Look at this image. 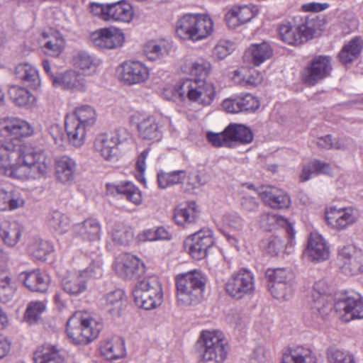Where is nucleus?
Wrapping results in <instances>:
<instances>
[{
    "mask_svg": "<svg viewBox=\"0 0 363 363\" xmlns=\"http://www.w3.org/2000/svg\"><path fill=\"white\" fill-rule=\"evenodd\" d=\"M130 122L136 126L138 135L142 140L155 143L162 138V125L155 116L136 112L132 115Z\"/></svg>",
    "mask_w": 363,
    "mask_h": 363,
    "instance_id": "9",
    "label": "nucleus"
},
{
    "mask_svg": "<svg viewBox=\"0 0 363 363\" xmlns=\"http://www.w3.org/2000/svg\"><path fill=\"white\" fill-rule=\"evenodd\" d=\"M113 242L119 245H128L133 239V230L123 223H114L109 230Z\"/></svg>",
    "mask_w": 363,
    "mask_h": 363,
    "instance_id": "47",
    "label": "nucleus"
},
{
    "mask_svg": "<svg viewBox=\"0 0 363 363\" xmlns=\"http://www.w3.org/2000/svg\"><path fill=\"white\" fill-rule=\"evenodd\" d=\"M90 11L101 20L109 22L130 23L134 16L131 4L125 0L107 4L92 3Z\"/></svg>",
    "mask_w": 363,
    "mask_h": 363,
    "instance_id": "8",
    "label": "nucleus"
},
{
    "mask_svg": "<svg viewBox=\"0 0 363 363\" xmlns=\"http://www.w3.org/2000/svg\"><path fill=\"white\" fill-rule=\"evenodd\" d=\"M223 224L230 229L240 232L245 227L244 220L237 213H228L223 216Z\"/></svg>",
    "mask_w": 363,
    "mask_h": 363,
    "instance_id": "63",
    "label": "nucleus"
},
{
    "mask_svg": "<svg viewBox=\"0 0 363 363\" xmlns=\"http://www.w3.org/2000/svg\"><path fill=\"white\" fill-rule=\"evenodd\" d=\"M23 231V225L16 220H3L0 223V237L9 247H15Z\"/></svg>",
    "mask_w": 363,
    "mask_h": 363,
    "instance_id": "31",
    "label": "nucleus"
},
{
    "mask_svg": "<svg viewBox=\"0 0 363 363\" xmlns=\"http://www.w3.org/2000/svg\"><path fill=\"white\" fill-rule=\"evenodd\" d=\"M108 191L112 194L117 193L123 194L125 198L135 205H139L142 201L140 191L131 182H122L118 184H106Z\"/></svg>",
    "mask_w": 363,
    "mask_h": 363,
    "instance_id": "39",
    "label": "nucleus"
},
{
    "mask_svg": "<svg viewBox=\"0 0 363 363\" xmlns=\"http://www.w3.org/2000/svg\"><path fill=\"white\" fill-rule=\"evenodd\" d=\"M52 84L55 87L72 91H84L86 88V80L74 70H69L52 77Z\"/></svg>",
    "mask_w": 363,
    "mask_h": 363,
    "instance_id": "27",
    "label": "nucleus"
},
{
    "mask_svg": "<svg viewBox=\"0 0 363 363\" xmlns=\"http://www.w3.org/2000/svg\"><path fill=\"white\" fill-rule=\"evenodd\" d=\"M189 74L194 79H202L209 74L211 65L209 62L204 59H198L190 61L187 64Z\"/></svg>",
    "mask_w": 363,
    "mask_h": 363,
    "instance_id": "57",
    "label": "nucleus"
},
{
    "mask_svg": "<svg viewBox=\"0 0 363 363\" xmlns=\"http://www.w3.org/2000/svg\"><path fill=\"white\" fill-rule=\"evenodd\" d=\"M46 305L43 301H35L30 302L26 308L25 319L30 323L37 322L41 314L45 311Z\"/></svg>",
    "mask_w": 363,
    "mask_h": 363,
    "instance_id": "61",
    "label": "nucleus"
},
{
    "mask_svg": "<svg viewBox=\"0 0 363 363\" xmlns=\"http://www.w3.org/2000/svg\"><path fill=\"white\" fill-rule=\"evenodd\" d=\"M4 257L3 250L0 248V262ZM16 292V286L13 281L12 274L8 269L0 265V302L8 303L13 298Z\"/></svg>",
    "mask_w": 363,
    "mask_h": 363,
    "instance_id": "33",
    "label": "nucleus"
},
{
    "mask_svg": "<svg viewBox=\"0 0 363 363\" xmlns=\"http://www.w3.org/2000/svg\"><path fill=\"white\" fill-rule=\"evenodd\" d=\"M171 44L166 40H151L144 46V54L150 61L162 60L169 55Z\"/></svg>",
    "mask_w": 363,
    "mask_h": 363,
    "instance_id": "38",
    "label": "nucleus"
},
{
    "mask_svg": "<svg viewBox=\"0 0 363 363\" xmlns=\"http://www.w3.org/2000/svg\"><path fill=\"white\" fill-rule=\"evenodd\" d=\"M339 258L343 262L342 272L347 275L363 272V252L352 245L343 246L339 250Z\"/></svg>",
    "mask_w": 363,
    "mask_h": 363,
    "instance_id": "20",
    "label": "nucleus"
},
{
    "mask_svg": "<svg viewBox=\"0 0 363 363\" xmlns=\"http://www.w3.org/2000/svg\"><path fill=\"white\" fill-rule=\"evenodd\" d=\"M266 275L269 283L293 284L294 274L289 268L268 269Z\"/></svg>",
    "mask_w": 363,
    "mask_h": 363,
    "instance_id": "56",
    "label": "nucleus"
},
{
    "mask_svg": "<svg viewBox=\"0 0 363 363\" xmlns=\"http://www.w3.org/2000/svg\"><path fill=\"white\" fill-rule=\"evenodd\" d=\"M186 177V173L184 170H177L170 172H159L157 174L158 185L162 189L169 186L182 183Z\"/></svg>",
    "mask_w": 363,
    "mask_h": 363,
    "instance_id": "54",
    "label": "nucleus"
},
{
    "mask_svg": "<svg viewBox=\"0 0 363 363\" xmlns=\"http://www.w3.org/2000/svg\"><path fill=\"white\" fill-rule=\"evenodd\" d=\"M269 290L274 298L288 301L292 297L293 284L269 283Z\"/></svg>",
    "mask_w": 363,
    "mask_h": 363,
    "instance_id": "59",
    "label": "nucleus"
},
{
    "mask_svg": "<svg viewBox=\"0 0 363 363\" xmlns=\"http://www.w3.org/2000/svg\"><path fill=\"white\" fill-rule=\"evenodd\" d=\"M74 67L81 71L84 75H93L96 73L101 65V60L89 52H77L72 58Z\"/></svg>",
    "mask_w": 363,
    "mask_h": 363,
    "instance_id": "29",
    "label": "nucleus"
},
{
    "mask_svg": "<svg viewBox=\"0 0 363 363\" xmlns=\"http://www.w3.org/2000/svg\"><path fill=\"white\" fill-rule=\"evenodd\" d=\"M8 95L11 101L19 107L29 108L35 102V97L28 89L20 86H11Z\"/></svg>",
    "mask_w": 363,
    "mask_h": 363,
    "instance_id": "44",
    "label": "nucleus"
},
{
    "mask_svg": "<svg viewBox=\"0 0 363 363\" xmlns=\"http://www.w3.org/2000/svg\"><path fill=\"white\" fill-rule=\"evenodd\" d=\"M305 255L314 262H323L329 258L330 247L321 235L316 232L310 234Z\"/></svg>",
    "mask_w": 363,
    "mask_h": 363,
    "instance_id": "22",
    "label": "nucleus"
},
{
    "mask_svg": "<svg viewBox=\"0 0 363 363\" xmlns=\"http://www.w3.org/2000/svg\"><path fill=\"white\" fill-rule=\"evenodd\" d=\"M19 279L31 291L45 292L48 288L49 277L40 270L23 272L20 274Z\"/></svg>",
    "mask_w": 363,
    "mask_h": 363,
    "instance_id": "30",
    "label": "nucleus"
},
{
    "mask_svg": "<svg viewBox=\"0 0 363 363\" xmlns=\"http://www.w3.org/2000/svg\"><path fill=\"white\" fill-rule=\"evenodd\" d=\"M43 37L48 40L44 44L45 52L50 56H58L64 48V40L57 33H43Z\"/></svg>",
    "mask_w": 363,
    "mask_h": 363,
    "instance_id": "52",
    "label": "nucleus"
},
{
    "mask_svg": "<svg viewBox=\"0 0 363 363\" xmlns=\"http://www.w3.org/2000/svg\"><path fill=\"white\" fill-rule=\"evenodd\" d=\"M90 40L95 46L101 49H116L121 47L125 40L123 32L115 27L96 30L90 35Z\"/></svg>",
    "mask_w": 363,
    "mask_h": 363,
    "instance_id": "18",
    "label": "nucleus"
},
{
    "mask_svg": "<svg viewBox=\"0 0 363 363\" xmlns=\"http://www.w3.org/2000/svg\"><path fill=\"white\" fill-rule=\"evenodd\" d=\"M213 233L208 229H202L188 237L184 241L189 255L195 259H201L207 255L208 250L213 245Z\"/></svg>",
    "mask_w": 363,
    "mask_h": 363,
    "instance_id": "15",
    "label": "nucleus"
},
{
    "mask_svg": "<svg viewBox=\"0 0 363 363\" xmlns=\"http://www.w3.org/2000/svg\"><path fill=\"white\" fill-rule=\"evenodd\" d=\"M283 363H317V359L310 349L298 346L284 354Z\"/></svg>",
    "mask_w": 363,
    "mask_h": 363,
    "instance_id": "45",
    "label": "nucleus"
},
{
    "mask_svg": "<svg viewBox=\"0 0 363 363\" xmlns=\"http://www.w3.org/2000/svg\"><path fill=\"white\" fill-rule=\"evenodd\" d=\"M328 363H357L354 355L347 351L331 349L328 352Z\"/></svg>",
    "mask_w": 363,
    "mask_h": 363,
    "instance_id": "60",
    "label": "nucleus"
},
{
    "mask_svg": "<svg viewBox=\"0 0 363 363\" xmlns=\"http://www.w3.org/2000/svg\"><path fill=\"white\" fill-rule=\"evenodd\" d=\"M69 116L89 129L95 125L97 118L96 110L89 105H83L76 108L74 112Z\"/></svg>",
    "mask_w": 363,
    "mask_h": 363,
    "instance_id": "50",
    "label": "nucleus"
},
{
    "mask_svg": "<svg viewBox=\"0 0 363 363\" xmlns=\"http://www.w3.org/2000/svg\"><path fill=\"white\" fill-rule=\"evenodd\" d=\"M238 97L241 112L255 111L259 106L258 99L250 94H246Z\"/></svg>",
    "mask_w": 363,
    "mask_h": 363,
    "instance_id": "64",
    "label": "nucleus"
},
{
    "mask_svg": "<svg viewBox=\"0 0 363 363\" xmlns=\"http://www.w3.org/2000/svg\"><path fill=\"white\" fill-rule=\"evenodd\" d=\"M77 170L75 161L67 157L62 156L55 162V171L57 179L62 183H69L74 179Z\"/></svg>",
    "mask_w": 363,
    "mask_h": 363,
    "instance_id": "40",
    "label": "nucleus"
},
{
    "mask_svg": "<svg viewBox=\"0 0 363 363\" xmlns=\"http://www.w3.org/2000/svg\"><path fill=\"white\" fill-rule=\"evenodd\" d=\"M101 269L90 266L83 271L70 273L62 281L64 291L70 296H77L87 289V280L92 277L101 276Z\"/></svg>",
    "mask_w": 363,
    "mask_h": 363,
    "instance_id": "12",
    "label": "nucleus"
},
{
    "mask_svg": "<svg viewBox=\"0 0 363 363\" xmlns=\"http://www.w3.org/2000/svg\"><path fill=\"white\" fill-rule=\"evenodd\" d=\"M255 289V277L252 272L245 269L233 273L225 284L227 294L235 299L252 294Z\"/></svg>",
    "mask_w": 363,
    "mask_h": 363,
    "instance_id": "10",
    "label": "nucleus"
},
{
    "mask_svg": "<svg viewBox=\"0 0 363 363\" xmlns=\"http://www.w3.org/2000/svg\"><path fill=\"white\" fill-rule=\"evenodd\" d=\"M273 55V50L267 42L252 45L245 52V58L252 64L259 66Z\"/></svg>",
    "mask_w": 363,
    "mask_h": 363,
    "instance_id": "36",
    "label": "nucleus"
},
{
    "mask_svg": "<svg viewBox=\"0 0 363 363\" xmlns=\"http://www.w3.org/2000/svg\"><path fill=\"white\" fill-rule=\"evenodd\" d=\"M135 304L145 310L160 306L163 301V292L159 279L149 277L139 281L133 291Z\"/></svg>",
    "mask_w": 363,
    "mask_h": 363,
    "instance_id": "6",
    "label": "nucleus"
},
{
    "mask_svg": "<svg viewBox=\"0 0 363 363\" xmlns=\"http://www.w3.org/2000/svg\"><path fill=\"white\" fill-rule=\"evenodd\" d=\"M74 232L77 237L84 242H99L101 236V225L98 220L89 218L75 224Z\"/></svg>",
    "mask_w": 363,
    "mask_h": 363,
    "instance_id": "26",
    "label": "nucleus"
},
{
    "mask_svg": "<svg viewBox=\"0 0 363 363\" xmlns=\"http://www.w3.org/2000/svg\"><path fill=\"white\" fill-rule=\"evenodd\" d=\"M215 94L213 84L202 79H186L178 85L166 88L163 92L168 100H184L187 97L189 101L203 106L213 102Z\"/></svg>",
    "mask_w": 363,
    "mask_h": 363,
    "instance_id": "2",
    "label": "nucleus"
},
{
    "mask_svg": "<svg viewBox=\"0 0 363 363\" xmlns=\"http://www.w3.org/2000/svg\"><path fill=\"white\" fill-rule=\"evenodd\" d=\"M0 132L11 140H21L33 135L35 128L23 118L6 116L0 119Z\"/></svg>",
    "mask_w": 363,
    "mask_h": 363,
    "instance_id": "11",
    "label": "nucleus"
},
{
    "mask_svg": "<svg viewBox=\"0 0 363 363\" xmlns=\"http://www.w3.org/2000/svg\"><path fill=\"white\" fill-rule=\"evenodd\" d=\"M199 207L194 201L177 206L174 210V218L177 225L186 227L198 218Z\"/></svg>",
    "mask_w": 363,
    "mask_h": 363,
    "instance_id": "35",
    "label": "nucleus"
},
{
    "mask_svg": "<svg viewBox=\"0 0 363 363\" xmlns=\"http://www.w3.org/2000/svg\"><path fill=\"white\" fill-rule=\"evenodd\" d=\"M102 328L101 323L91 313L76 311L67 321V336L77 345L88 344L96 339Z\"/></svg>",
    "mask_w": 363,
    "mask_h": 363,
    "instance_id": "3",
    "label": "nucleus"
},
{
    "mask_svg": "<svg viewBox=\"0 0 363 363\" xmlns=\"http://www.w3.org/2000/svg\"><path fill=\"white\" fill-rule=\"evenodd\" d=\"M34 359L35 363H64L65 357L57 346L47 344L35 352Z\"/></svg>",
    "mask_w": 363,
    "mask_h": 363,
    "instance_id": "37",
    "label": "nucleus"
},
{
    "mask_svg": "<svg viewBox=\"0 0 363 363\" xmlns=\"http://www.w3.org/2000/svg\"><path fill=\"white\" fill-rule=\"evenodd\" d=\"M313 23L306 21L298 25L287 22L279 26V35L283 41L289 45H300L312 38L314 30Z\"/></svg>",
    "mask_w": 363,
    "mask_h": 363,
    "instance_id": "13",
    "label": "nucleus"
},
{
    "mask_svg": "<svg viewBox=\"0 0 363 363\" xmlns=\"http://www.w3.org/2000/svg\"><path fill=\"white\" fill-rule=\"evenodd\" d=\"M102 301L104 310L112 315H118L125 305L126 300L124 292L121 289H116L108 293Z\"/></svg>",
    "mask_w": 363,
    "mask_h": 363,
    "instance_id": "43",
    "label": "nucleus"
},
{
    "mask_svg": "<svg viewBox=\"0 0 363 363\" xmlns=\"http://www.w3.org/2000/svg\"><path fill=\"white\" fill-rule=\"evenodd\" d=\"M213 32V20L206 14H185L176 23L177 36L185 40L199 41L210 36Z\"/></svg>",
    "mask_w": 363,
    "mask_h": 363,
    "instance_id": "5",
    "label": "nucleus"
},
{
    "mask_svg": "<svg viewBox=\"0 0 363 363\" xmlns=\"http://www.w3.org/2000/svg\"><path fill=\"white\" fill-rule=\"evenodd\" d=\"M335 308L345 322L363 318V298L359 294H356L338 301L335 304Z\"/></svg>",
    "mask_w": 363,
    "mask_h": 363,
    "instance_id": "21",
    "label": "nucleus"
},
{
    "mask_svg": "<svg viewBox=\"0 0 363 363\" xmlns=\"http://www.w3.org/2000/svg\"><path fill=\"white\" fill-rule=\"evenodd\" d=\"M120 144L118 133H101L96 137L94 149L104 160L113 161L118 156Z\"/></svg>",
    "mask_w": 363,
    "mask_h": 363,
    "instance_id": "17",
    "label": "nucleus"
},
{
    "mask_svg": "<svg viewBox=\"0 0 363 363\" xmlns=\"http://www.w3.org/2000/svg\"><path fill=\"white\" fill-rule=\"evenodd\" d=\"M259 226L267 231L273 230L279 226L285 228L286 233L289 234L291 238L290 245H291L292 237L295 235V233L292 228L291 224L283 216L275 213H263L259 219Z\"/></svg>",
    "mask_w": 363,
    "mask_h": 363,
    "instance_id": "34",
    "label": "nucleus"
},
{
    "mask_svg": "<svg viewBox=\"0 0 363 363\" xmlns=\"http://www.w3.org/2000/svg\"><path fill=\"white\" fill-rule=\"evenodd\" d=\"M15 75L33 89H38L40 85L38 72L28 63L18 65L15 69Z\"/></svg>",
    "mask_w": 363,
    "mask_h": 363,
    "instance_id": "46",
    "label": "nucleus"
},
{
    "mask_svg": "<svg viewBox=\"0 0 363 363\" xmlns=\"http://www.w3.org/2000/svg\"><path fill=\"white\" fill-rule=\"evenodd\" d=\"M233 80L242 85L257 86L262 81V75L253 68H241L233 72Z\"/></svg>",
    "mask_w": 363,
    "mask_h": 363,
    "instance_id": "49",
    "label": "nucleus"
},
{
    "mask_svg": "<svg viewBox=\"0 0 363 363\" xmlns=\"http://www.w3.org/2000/svg\"><path fill=\"white\" fill-rule=\"evenodd\" d=\"M287 236L288 238L286 243L285 240H284L279 237H271L268 240L267 245L266 247L267 252L272 255H277L280 252L283 251L284 249L285 250L291 249L294 246V235L292 237L291 245H290L291 238L289 235L287 234Z\"/></svg>",
    "mask_w": 363,
    "mask_h": 363,
    "instance_id": "58",
    "label": "nucleus"
},
{
    "mask_svg": "<svg viewBox=\"0 0 363 363\" xmlns=\"http://www.w3.org/2000/svg\"><path fill=\"white\" fill-rule=\"evenodd\" d=\"M202 355L199 363H223L227 355L226 342L219 331H203L199 340Z\"/></svg>",
    "mask_w": 363,
    "mask_h": 363,
    "instance_id": "7",
    "label": "nucleus"
},
{
    "mask_svg": "<svg viewBox=\"0 0 363 363\" xmlns=\"http://www.w3.org/2000/svg\"><path fill=\"white\" fill-rule=\"evenodd\" d=\"M52 161L45 150L24 143L0 144V175L27 182L44 177L51 169Z\"/></svg>",
    "mask_w": 363,
    "mask_h": 363,
    "instance_id": "1",
    "label": "nucleus"
},
{
    "mask_svg": "<svg viewBox=\"0 0 363 363\" xmlns=\"http://www.w3.org/2000/svg\"><path fill=\"white\" fill-rule=\"evenodd\" d=\"M115 269L119 276L132 279L144 272V264L135 256L124 253L116 258Z\"/></svg>",
    "mask_w": 363,
    "mask_h": 363,
    "instance_id": "24",
    "label": "nucleus"
},
{
    "mask_svg": "<svg viewBox=\"0 0 363 363\" xmlns=\"http://www.w3.org/2000/svg\"><path fill=\"white\" fill-rule=\"evenodd\" d=\"M65 125L69 144L76 147L82 146L85 143L86 133L89 128L69 115L66 116Z\"/></svg>",
    "mask_w": 363,
    "mask_h": 363,
    "instance_id": "28",
    "label": "nucleus"
},
{
    "mask_svg": "<svg viewBox=\"0 0 363 363\" xmlns=\"http://www.w3.org/2000/svg\"><path fill=\"white\" fill-rule=\"evenodd\" d=\"M257 13L255 5H235L225 14V21L229 28H235L250 21Z\"/></svg>",
    "mask_w": 363,
    "mask_h": 363,
    "instance_id": "25",
    "label": "nucleus"
},
{
    "mask_svg": "<svg viewBox=\"0 0 363 363\" xmlns=\"http://www.w3.org/2000/svg\"><path fill=\"white\" fill-rule=\"evenodd\" d=\"M121 81L128 85L141 84L150 77L148 67L140 61H126L118 68Z\"/></svg>",
    "mask_w": 363,
    "mask_h": 363,
    "instance_id": "16",
    "label": "nucleus"
},
{
    "mask_svg": "<svg viewBox=\"0 0 363 363\" xmlns=\"http://www.w3.org/2000/svg\"><path fill=\"white\" fill-rule=\"evenodd\" d=\"M22 194L16 189H6L0 185V211H11L25 205Z\"/></svg>",
    "mask_w": 363,
    "mask_h": 363,
    "instance_id": "32",
    "label": "nucleus"
},
{
    "mask_svg": "<svg viewBox=\"0 0 363 363\" xmlns=\"http://www.w3.org/2000/svg\"><path fill=\"white\" fill-rule=\"evenodd\" d=\"M225 133L229 138L230 147L236 143L249 144L253 140V133L251 130L241 124H231L225 128Z\"/></svg>",
    "mask_w": 363,
    "mask_h": 363,
    "instance_id": "41",
    "label": "nucleus"
},
{
    "mask_svg": "<svg viewBox=\"0 0 363 363\" xmlns=\"http://www.w3.org/2000/svg\"><path fill=\"white\" fill-rule=\"evenodd\" d=\"M330 172L331 167L329 164L318 160H313L303 166L299 179L301 182H304L314 175L319 174H329Z\"/></svg>",
    "mask_w": 363,
    "mask_h": 363,
    "instance_id": "51",
    "label": "nucleus"
},
{
    "mask_svg": "<svg viewBox=\"0 0 363 363\" xmlns=\"http://www.w3.org/2000/svg\"><path fill=\"white\" fill-rule=\"evenodd\" d=\"M100 352L101 355L108 360L122 358L125 352L124 341L118 337L107 340L101 343Z\"/></svg>",
    "mask_w": 363,
    "mask_h": 363,
    "instance_id": "42",
    "label": "nucleus"
},
{
    "mask_svg": "<svg viewBox=\"0 0 363 363\" xmlns=\"http://www.w3.org/2000/svg\"><path fill=\"white\" fill-rule=\"evenodd\" d=\"M329 225L337 230H345L352 225L359 218V213L352 208L330 207L325 213Z\"/></svg>",
    "mask_w": 363,
    "mask_h": 363,
    "instance_id": "19",
    "label": "nucleus"
},
{
    "mask_svg": "<svg viewBox=\"0 0 363 363\" xmlns=\"http://www.w3.org/2000/svg\"><path fill=\"white\" fill-rule=\"evenodd\" d=\"M363 48V40L359 38L352 39L341 50L338 55L340 61L342 64L352 62L359 55Z\"/></svg>",
    "mask_w": 363,
    "mask_h": 363,
    "instance_id": "48",
    "label": "nucleus"
},
{
    "mask_svg": "<svg viewBox=\"0 0 363 363\" xmlns=\"http://www.w3.org/2000/svg\"><path fill=\"white\" fill-rule=\"evenodd\" d=\"M262 200L273 208H286L290 205L288 194L282 189L272 186H262L256 189Z\"/></svg>",
    "mask_w": 363,
    "mask_h": 363,
    "instance_id": "23",
    "label": "nucleus"
},
{
    "mask_svg": "<svg viewBox=\"0 0 363 363\" xmlns=\"http://www.w3.org/2000/svg\"><path fill=\"white\" fill-rule=\"evenodd\" d=\"M235 44L227 40H220L213 49V57L217 60H223L234 50Z\"/></svg>",
    "mask_w": 363,
    "mask_h": 363,
    "instance_id": "62",
    "label": "nucleus"
},
{
    "mask_svg": "<svg viewBox=\"0 0 363 363\" xmlns=\"http://www.w3.org/2000/svg\"><path fill=\"white\" fill-rule=\"evenodd\" d=\"M48 224L57 233L64 234L69 229L70 221L62 212L53 211L48 217Z\"/></svg>",
    "mask_w": 363,
    "mask_h": 363,
    "instance_id": "53",
    "label": "nucleus"
},
{
    "mask_svg": "<svg viewBox=\"0 0 363 363\" xmlns=\"http://www.w3.org/2000/svg\"><path fill=\"white\" fill-rule=\"evenodd\" d=\"M30 253L37 259L45 260L53 250L52 245L40 238H35L28 246Z\"/></svg>",
    "mask_w": 363,
    "mask_h": 363,
    "instance_id": "55",
    "label": "nucleus"
},
{
    "mask_svg": "<svg viewBox=\"0 0 363 363\" xmlns=\"http://www.w3.org/2000/svg\"><path fill=\"white\" fill-rule=\"evenodd\" d=\"M333 69L331 58L328 56L315 57L303 69L302 79L309 86H313L328 77Z\"/></svg>",
    "mask_w": 363,
    "mask_h": 363,
    "instance_id": "14",
    "label": "nucleus"
},
{
    "mask_svg": "<svg viewBox=\"0 0 363 363\" xmlns=\"http://www.w3.org/2000/svg\"><path fill=\"white\" fill-rule=\"evenodd\" d=\"M205 279L202 274L194 270L176 277L177 302L182 306L196 305L203 298Z\"/></svg>",
    "mask_w": 363,
    "mask_h": 363,
    "instance_id": "4",
    "label": "nucleus"
}]
</instances>
